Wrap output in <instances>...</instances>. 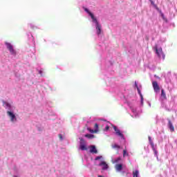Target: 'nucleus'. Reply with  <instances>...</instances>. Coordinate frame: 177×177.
I'll use <instances>...</instances> for the list:
<instances>
[{
	"label": "nucleus",
	"mask_w": 177,
	"mask_h": 177,
	"mask_svg": "<svg viewBox=\"0 0 177 177\" xmlns=\"http://www.w3.org/2000/svg\"><path fill=\"white\" fill-rule=\"evenodd\" d=\"M83 9L84 12H86V13L88 15L89 17H91L90 21L91 23V26L92 27L95 28L97 37H102V25L100 24V22L97 21V18L95 17V15H93V13H92V12H91L89 9L85 7H84Z\"/></svg>",
	"instance_id": "f257e3e1"
},
{
	"label": "nucleus",
	"mask_w": 177,
	"mask_h": 177,
	"mask_svg": "<svg viewBox=\"0 0 177 177\" xmlns=\"http://www.w3.org/2000/svg\"><path fill=\"white\" fill-rule=\"evenodd\" d=\"M3 105L7 110V115L8 118H10V122H12V124H16V122H17V117H16V113H15L16 107H15V106H12L8 102H3Z\"/></svg>",
	"instance_id": "f03ea898"
},
{
	"label": "nucleus",
	"mask_w": 177,
	"mask_h": 177,
	"mask_svg": "<svg viewBox=\"0 0 177 177\" xmlns=\"http://www.w3.org/2000/svg\"><path fill=\"white\" fill-rule=\"evenodd\" d=\"M153 49L159 60H162V62H164V60H165V54L164 53V51H162V48L158 44H156Z\"/></svg>",
	"instance_id": "7ed1b4c3"
},
{
	"label": "nucleus",
	"mask_w": 177,
	"mask_h": 177,
	"mask_svg": "<svg viewBox=\"0 0 177 177\" xmlns=\"http://www.w3.org/2000/svg\"><path fill=\"white\" fill-rule=\"evenodd\" d=\"M113 130H114V135L117 136L118 138H120L122 142L123 143H125L126 140H125V136H124V133L117 127V126L112 125Z\"/></svg>",
	"instance_id": "20e7f679"
},
{
	"label": "nucleus",
	"mask_w": 177,
	"mask_h": 177,
	"mask_svg": "<svg viewBox=\"0 0 177 177\" xmlns=\"http://www.w3.org/2000/svg\"><path fill=\"white\" fill-rule=\"evenodd\" d=\"M127 104L129 107L131 112L133 113V114L131 115V117H133V118H137V117H138V111H136V107L135 106V104L129 102H127Z\"/></svg>",
	"instance_id": "39448f33"
},
{
	"label": "nucleus",
	"mask_w": 177,
	"mask_h": 177,
	"mask_svg": "<svg viewBox=\"0 0 177 177\" xmlns=\"http://www.w3.org/2000/svg\"><path fill=\"white\" fill-rule=\"evenodd\" d=\"M5 45L12 56H16V55H17V53L16 52V50H15V48H13V45L12 44L6 41Z\"/></svg>",
	"instance_id": "423d86ee"
},
{
	"label": "nucleus",
	"mask_w": 177,
	"mask_h": 177,
	"mask_svg": "<svg viewBox=\"0 0 177 177\" xmlns=\"http://www.w3.org/2000/svg\"><path fill=\"white\" fill-rule=\"evenodd\" d=\"M135 88H136L138 92V94L140 95V104L141 106H143V95H142V85H138V83L136 82H135Z\"/></svg>",
	"instance_id": "0eeeda50"
},
{
	"label": "nucleus",
	"mask_w": 177,
	"mask_h": 177,
	"mask_svg": "<svg viewBox=\"0 0 177 177\" xmlns=\"http://www.w3.org/2000/svg\"><path fill=\"white\" fill-rule=\"evenodd\" d=\"M80 149L82 150V151H85L88 150V147H86V141L84 140V138H80Z\"/></svg>",
	"instance_id": "6e6552de"
},
{
	"label": "nucleus",
	"mask_w": 177,
	"mask_h": 177,
	"mask_svg": "<svg viewBox=\"0 0 177 177\" xmlns=\"http://www.w3.org/2000/svg\"><path fill=\"white\" fill-rule=\"evenodd\" d=\"M98 165L101 167L102 171H107L109 169V165L105 161H101Z\"/></svg>",
	"instance_id": "1a4fd4ad"
},
{
	"label": "nucleus",
	"mask_w": 177,
	"mask_h": 177,
	"mask_svg": "<svg viewBox=\"0 0 177 177\" xmlns=\"http://www.w3.org/2000/svg\"><path fill=\"white\" fill-rule=\"evenodd\" d=\"M153 88L154 90V92L156 93H160V86H158V83L156 81L152 82Z\"/></svg>",
	"instance_id": "9d476101"
},
{
	"label": "nucleus",
	"mask_w": 177,
	"mask_h": 177,
	"mask_svg": "<svg viewBox=\"0 0 177 177\" xmlns=\"http://www.w3.org/2000/svg\"><path fill=\"white\" fill-rule=\"evenodd\" d=\"M89 132H91V133H96L99 132V124L97 123H95L94 126V129H89Z\"/></svg>",
	"instance_id": "9b49d317"
},
{
	"label": "nucleus",
	"mask_w": 177,
	"mask_h": 177,
	"mask_svg": "<svg viewBox=\"0 0 177 177\" xmlns=\"http://www.w3.org/2000/svg\"><path fill=\"white\" fill-rule=\"evenodd\" d=\"M167 127L171 132H174L175 131V127H174V124L170 120H168Z\"/></svg>",
	"instance_id": "f8f14e48"
},
{
	"label": "nucleus",
	"mask_w": 177,
	"mask_h": 177,
	"mask_svg": "<svg viewBox=\"0 0 177 177\" xmlns=\"http://www.w3.org/2000/svg\"><path fill=\"white\" fill-rule=\"evenodd\" d=\"M89 148L90 153H92L93 154H97V149H96V147L95 145H91Z\"/></svg>",
	"instance_id": "ddd939ff"
},
{
	"label": "nucleus",
	"mask_w": 177,
	"mask_h": 177,
	"mask_svg": "<svg viewBox=\"0 0 177 177\" xmlns=\"http://www.w3.org/2000/svg\"><path fill=\"white\" fill-rule=\"evenodd\" d=\"M151 147L154 153L155 157H156L157 160H158V151H157V145Z\"/></svg>",
	"instance_id": "4468645a"
},
{
	"label": "nucleus",
	"mask_w": 177,
	"mask_h": 177,
	"mask_svg": "<svg viewBox=\"0 0 177 177\" xmlns=\"http://www.w3.org/2000/svg\"><path fill=\"white\" fill-rule=\"evenodd\" d=\"M160 99H161V100H167V95H166V94H165V91H164V89H162V90H161Z\"/></svg>",
	"instance_id": "2eb2a0df"
},
{
	"label": "nucleus",
	"mask_w": 177,
	"mask_h": 177,
	"mask_svg": "<svg viewBox=\"0 0 177 177\" xmlns=\"http://www.w3.org/2000/svg\"><path fill=\"white\" fill-rule=\"evenodd\" d=\"M115 169H116L117 172H121V171H122V164L116 165Z\"/></svg>",
	"instance_id": "dca6fc26"
},
{
	"label": "nucleus",
	"mask_w": 177,
	"mask_h": 177,
	"mask_svg": "<svg viewBox=\"0 0 177 177\" xmlns=\"http://www.w3.org/2000/svg\"><path fill=\"white\" fill-rule=\"evenodd\" d=\"M148 139H149V145H151V147H154V146L156 145H154L153 140H151V137L149 136Z\"/></svg>",
	"instance_id": "f3484780"
},
{
	"label": "nucleus",
	"mask_w": 177,
	"mask_h": 177,
	"mask_svg": "<svg viewBox=\"0 0 177 177\" xmlns=\"http://www.w3.org/2000/svg\"><path fill=\"white\" fill-rule=\"evenodd\" d=\"M133 177H140L139 176V170H136L135 171H133Z\"/></svg>",
	"instance_id": "a211bd4d"
},
{
	"label": "nucleus",
	"mask_w": 177,
	"mask_h": 177,
	"mask_svg": "<svg viewBox=\"0 0 177 177\" xmlns=\"http://www.w3.org/2000/svg\"><path fill=\"white\" fill-rule=\"evenodd\" d=\"M27 36H28V39H30L32 41H34V37H32V35L31 33H28Z\"/></svg>",
	"instance_id": "6ab92c4d"
},
{
	"label": "nucleus",
	"mask_w": 177,
	"mask_h": 177,
	"mask_svg": "<svg viewBox=\"0 0 177 177\" xmlns=\"http://www.w3.org/2000/svg\"><path fill=\"white\" fill-rule=\"evenodd\" d=\"M27 36H28V39H30L32 41H34V37H32V35L31 33H28Z\"/></svg>",
	"instance_id": "aec40b11"
},
{
	"label": "nucleus",
	"mask_w": 177,
	"mask_h": 177,
	"mask_svg": "<svg viewBox=\"0 0 177 177\" xmlns=\"http://www.w3.org/2000/svg\"><path fill=\"white\" fill-rule=\"evenodd\" d=\"M84 136L88 139H93V138H95V136L93 134H86Z\"/></svg>",
	"instance_id": "412c9836"
},
{
	"label": "nucleus",
	"mask_w": 177,
	"mask_h": 177,
	"mask_svg": "<svg viewBox=\"0 0 177 177\" xmlns=\"http://www.w3.org/2000/svg\"><path fill=\"white\" fill-rule=\"evenodd\" d=\"M160 16H161L162 19H163V20L165 21H168V19H167V18L164 15V13H162V12H161V11H160Z\"/></svg>",
	"instance_id": "4be33fe9"
},
{
	"label": "nucleus",
	"mask_w": 177,
	"mask_h": 177,
	"mask_svg": "<svg viewBox=\"0 0 177 177\" xmlns=\"http://www.w3.org/2000/svg\"><path fill=\"white\" fill-rule=\"evenodd\" d=\"M120 161H121V158H120V157L118 158H116L115 160L112 159V162H113V164H115V162H120Z\"/></svg>",
	"instance_id": "5701e85b"
},
{
	"label": "nucleus",
	"mask_w": 177,
	"mask_h": 177,
	"mask_svg": "<svg viewBox=\"0 0 177 177\" xmlns=\"http://www.w3.org/2000/svg\"><path fill=\"white\" fill-rule=\"evenodd\" d=\"M29 26L30 27V28L34 29V28H37V26H35V24L30 23L29 24Z\"/></svg>",
	"instance_id": "b1692460"
},
{
	"label": "nucleus",
	"mask_w": 177,
	"mask_h": 177,
	"mask_svg": "<svg viewBox=\"0 0 177 177\" xmlns=\"http://www.w3.org/2000/svg\"><path fill=\"white\" fill-rule=\"evenodd\" d=\"M109 131H110V126L106 125L104 129V132H109Z\"/></svg>",
	"instance_id": "393cba45"
},
{
	"label": "nucleus",
	"mask_w": 177,
	"mask_h": 177,
	"mask_svg": "<svg viewBox=\"0 0 177 177\" xmlns=\"http://www.w3.org/2000/svg\"><path fill=\"white\" fill-rule=\"evenodd\" d=\"M128 156H129V153H128V152H127V150H124L123 151V157H128Z\"/></svg>",
	"instance_id": "a878e982"
},
{
	"label": "nucleus",
	"mask_w": 177,
	"mask_h": 177,
	"mask_svg": "<svg viewBox=\"0 0 177 177\" xmlns=\"http://www.w3.org/2000/svg\"><path fill=\"white\" fill-rule=\"evenodd\" d=\"M113 149H120L121 147L120 145L115 144L112 146Z\"/></svg>",
	"instance_id": "bb28decb"
},
{
	"label": "nucleus",
	"mask_w": 177,
	"mask_h": 177,
	"mask_svg": "<svg viewBox=\"0 0 177 177\" xmlns=\"http://www.w3.org/2000/svg\"><path fill=\"white\" fill-rule=\"evenodd\" d=\"M101 158H103V156H97L95 157V161H97L98 160H100Z\"/></svg>",
	"instance_id": "cd10ccee"
},
{
	"label": "nucleus",
	"mask_w": 177,
	"mask_h": 177,
	"mask_svg": "<svg viewBox=\"0 0 177 177\" xmlns=\"http://www.w3.org/2000/svg\"><path fill=\"white\" fill-rule=\"evenodd\" d=\"M151 2V5H153V6H154L155 8H157V6L154 4V1H153V0H149Z\"/></svg>",
	"instance_id": "c85d7f7f"
},
{
	"label": "nucleus",
	"mask_w": 177,
	"mask_h": 177,
	"mask_svg": "<svg viewBox=\"0 0 177 177\" xmlns=\"http://www.w3.org/2000/svg\"><path fill=\"white\" fill-rule=\"evenodd\" d=\"M59 138L60 140H63V136L62 134H59Z\"/></svg>",
	"instance_id": "c756f323"
},
{
	"label": "nucleus",
	"mask_w": 177,
	"mask_h": 177,
	"mask_svg": "<svg viewBox=\"0 0 177 177\" xmlns=\"http://www.w3.org/2000/svg\"><path fill=\"white\" fill-rule=\"evenodd\" d=\"M145 150L146 151L147 153H149V149H146V147H145Z\"/></svg>",
	"instance_id": "7c9ffc66"
},
{
	"label": "nucleus",
	"mask_w": 177,
	"mask_h": 177,
	"mask_svg": "<svg viewBox=\"0 0 177 177\" xmlns=\"http://www.w3.org/2000/svg\"><path fill=\"white\" fill-rule=\"evenodd\" d=\"M148 105H149V107H151V103L148 102Z\"/></svg>",
	"instance_id": "2f4dec72"
},
{
	"label": "nucleus",
	"mask_w": 177,
	"mask_h": 177,
	"mask_svg": "<svg viewBox=\"0 0 177 177\" xmlns=\"http://www.w3.org/2000/svg\"><path fill=\"white\" fill-rule=\"evenodd\" d=\"M100 46H102L103 48V46H104V44H103L102 45L100 44Z\"/></svg>",
	"instance_id": "473e14b6"
},
{
	"label": "nucleus",
	"mask_w": 177,
	"mask_h": 177,
	"mask_svg": "<svg viewBox=\"0 0 177 177\" xmlns=\"http://www.w3.org/2000/svg\"><path fill=\"white\" fill-rule=\"evenodd\" d=\"M39 74H42V71H39Z\"/></svg>",
	"instance_id": "72a5a7b5"
}]
</instances>
